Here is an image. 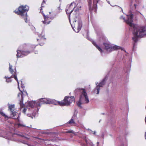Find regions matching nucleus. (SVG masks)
<instances>
[{"label": "nucleus", "instance_id": "nucleus-1", "mask_svg": "<svg viewBox=\"0 0 146 146\" xmlns=\"http://www.w3.org/2000/svg\"><path fill=\"white\" fill-rule=\"evenodd\" d=\"M133 25L132 28L129 29L130 31H132L133 35L132 39L134 42L133 44V51H135L136 47V43L138 40V38L146 36V27H139L134 24Z\"/></svg>", "mask_w": 146, "mask_h": 146}, {"label": "nucleus", "instance_id": "nucleus-2", "mask_svg": "<svg viewBox=\"0 0 146 146\" xmlns=\"http://www.w3.org/2000/svg\"><path fill=\"white\" fill-rule=\"evenodd\" d=\"M74 93L75 94L80 95V99L77 103V105L79 107L81 108V105L82 103L87 104L89 103V99L85 89L77 88L75 90Z\"/></svg>", "mask_w": 146, "mask_h": 146}, {"label": "nucleus", "instance_id": "nucleus-3", "mask_svg": "<svg viewBox=\"0 0 146 146\" xmlns=\"http://www.w3.org/2000/svg\"><path fill=\"white\" fill-rule=\"evenodd\" d=\"M29 7L27 5H25L24 6L22 5L19 7L18 10H15L14 12L17 14L22 17L26 23H27L29 22V20H27V12L29 11Z\"/></svg>", "mask_w": 146, "mask_h": 146}, {"label": "nucleus", "instance_id": "nucleus-4", "mask_svg": "<svg viewBox=\"0 0 146 146\" xmlns=\"http://www.w3.org/2000/svg\"><path fill=\"white\" fill-rule=\"evenodd\" d=\"M75 98L74 96H66L64 100L61 102L56 101L57 105L60 106H69L73 102H74Z\"/></svg>", "mask_w": 146, "mask_h": 146}, {"label": "nucleus", "instance_id": "nucleus-5", "mask_svg": "<svg viewBox=\"0 0 146 146\" xmlns=\"http://www.w3.org/2000/svg\"><path fill=\"white\" fill-rule=\"evenodd\" d=\"M12 66L10 65V64L9 63V70L11 74H12V75L10 77H8V76H5V78L6 79V82L8 83L11 82L12 81V80L11 79V78H14L17 82L18 85V87L19 88V82L17 76V74L16 73V68L15 70V71H14L12 69Z\"/></svg>", "mask_w": 146, "mask_h": 146}, {"label": "nucleus", "instance_id": "nucleus-6", "mask_svg": "<svg viewBox=\"0 0 146 146\" xmlns=\"http://www.w3.org/2000/svg\"><path fill=\"white\" fill-rule=\"evenodd\" d=\"M56 101L54 100L47 98H41L39 99L38 101L37 102L36 106L37 107H40L41 105L44 104H49L57 105Z\"/></svg>", "mask_w": 146, "mask_h": 146}, {"label": "nucleus", "instance_id": "nucleus-7", "mask_svg": "<svg viewBox=\"0 0 146 146\" xmlns=\"http://www.w3.org/2000/svg\"><path fill=\"white\" fill-rule=\"evenodd\" d=\"M75 4L74 3H72L71 4L69 5H67L66 9V14L68 16L69 21H70V15L74 10L75 12L78 11L79 9L81 7V6L79 7V8L74 10L75 8Z\"/></svg>", "mask_w": 146, "mask_h": 146}, {"label": "nucleus", "instance_id": "nucleus-8", "mask_svg": "<svg viewBox=\"0 0 146 146\" xmlns=\"http://www.w3.org/2000/svg\"><path fill=\"white\" fill-rule=\"evenodd\" d=\"M129 13H130V14L127 15V19L125 20V18L121 16L120 18L121 19H123L124 20V22H126L129 26V29H131L133 26V15L132 14V12L131 10L130 11Z\"/></svg>", "mask_w": 146, "mask_h": 146}, {"label": "nucleus", "instance_id": "nucleus-9", "mask_svg": "<svg viewBox=\"0 0 146 146\" xmlns=\"http://www.w3.org/2000/svg\"><path fill=\"white\" fill-rule=\"evenodd\" d=\"M105 49L109 52H111L113 50L117 49H121L124 50V49L121 47L118 46L110 43H104Z\"/></svg>", "mask_w": 146, "mask_h": 146}, {"label": "nucleus", "instance_id": "nucleus-10", "mask_svg": "<svg viewBox=\"0 0 146 146\" xmlns=\"http://www.w3.org/2000/svg\"><path fill=\"white\" fill-rule=\"evenodd\" d=\"M45 3V1L44 0H43L41 4V6L40 10V12H41L44 17V21H42L43 23L46 25L50 23L51 21L50 19L52 20L54 19V17H52L50 16H48V15H45L43 13V11H41L42 10V7H44L43 5Z\"/></svg>", "mask_w": 146, "mask_h": 146}, {"label": "nucleus", "instance_id": "nucleus-11", "mask_svg": "<svg viewBox=\"0 0 146 146\" xmlns=\"http://www.w3.org/2000/svg\"><path fill=\"white\" fill-rule=\"evenodd\" d=\"M73 23L74 25V27H76L77 29L76 31L75 30L74 27H73L72 25H71L72 29L76 32L78 33L82 27V21L80 19H78L76 18L74 21L73 22Z\"/></svg>", "mask_w": 146, "mask_h": 146}, {"label": "nucleus", "instance_id": "nucleus-12", "mask_svg": "<svg viewBox=\"0 0 146 146\" xmlns=\"http://www.w3.org/2000/svg\"><path fill=\"white\" fill-rule=\"evenodd\" d=\"M106 77L103 79L102 81L99 83V84H98V82H96V87L94 89V92L95 93H96L97 92V94H99V91L100 90V87H103L105 85L106 80Z\"/></svg>", "mask_w": 146, "mask_h": 146}, {"label": "nucleus", "instance_id": "nucleus-13", "mask_svg": "<svg viewBox=\"0 0 146 146\" xmlns=\"http://www.w3.org/2000/svg\"><path fill=\"white\" fill-rule=\"evenodd\" d=\"M17 54L16 56L17 58L22 57L24 56H26L30 53L29 51H25L19 50H17Z\"/></svg>", "mask_w": 146, "mask_h": 146}, {"label": "nucleus", "instance_id": "nucleus-14", "mask_svg": "<svg viewBox=\"0 0 146 146\" xmlns=\"http://www.w3.org/2000/svg\"><path fill=\"white\" fill-rule=\"evenodd\" d=\"M98 1V0H93V8L95 9V11L97 10V3ZM88 3L89 6H91L92 3V0H88Z\"/></svg>", "mask_w": 146, "mask_h": 146}, {"label": "nucleus", "instance_id": "nucleus-15", "mask_svg": "<svg viewBox=\"0 0 146 146\" xmlns=\"http://www.w3.org/2000/svg\"><path fill=\"white\" fill-rule=\"evenodd\" d=\"M36 103L37 102L35 101L29 102L27 103V105H26L27 107L28 108H33L34 106L38 107L36 106Z\"/></svg>", "mask_w": 146, "mask_h": 146}, {"label": "nucleus", "instance_id": "nucleus-16", "mask_svg": "<svg viewBox=\"0 0 146 146\" xmlns=\"http://www.w3.org/2000/svg\"><path fill=\"white\" fill-rule=\"evenodd\" d=\"M18 98L21 97V99H19L20 101L19 104L20 106V107L21 108H23L24 106V104L23 103V96L21 93H19L18 94Z\"/></svg>", "mask_w": 146, "mask_h": 146}, {"label": "nucleus", "instance_id": "nucleus-17", "mask_svg": "<svg viewBox=\"0 0 146 146\" xmlns=\"http://www.w3.org/2000/svg\"><path fill=\"white\" fill-rule=\"evenodd\" d=\"M92 43L96 47L98 50L101 53L102 52V49L98 45H97L96 43V42L94 41H92Z\"/></svg>", "mask_w": 146, "mask_h": 146}, {"label": "nucleus", "instance_id": "nucleus-18", "mask_svg": "<svg viewBox=\"0 0 146 146\" xmlns=\"http://www.w3.org/2000/svg\"><path fill=\"white\" fill-rule=\"evenodd\" d=\"M9 135L8 137H6V139H8L11 140H13V137L15 135V134H12L11 133H9Z\"/></svg>", "mask_w": 146, "mask_h": 146}, {"label": "nucleus", "instance_id": "nucleus-19", "mask_svg": "<svg viewBox=\"0 0 146 146\" xmlns=\"http://www.w3.org/2000/svg\"><path fill=\"white\" fill-rule=\"evenodd\" d=\"M9 110L11 111L15 110V105L14 104L10 105L9 106Z\"/></svg>", "mask_w": 146, "mask_h": 146}, {"label": "nucleus", "instance_id": "nucleus-20", "mask_svg": "<svg viewBox=\"0 0 146 146\" xmlns=\"http://www.w3.org/2000/svg\"><path fill=\"white\" fill-rule=\"evenodd\" d=\"M44 32L43 31H42V32L41 34L38 35V37L40 38H44V39L45 40L46 38H44Z\"/></svg>", "mask_w": 146, "mask_h": 146}, {"label": "nucleus", "instance_id": "nucleus-21", "mask_svg": "<svg viewBox=\"0 0 146 146\" xmlns=\"http://www.w3.org/2000/svg\"><path fill=\"white\" fill-rule=\"evenodd\" d=\"M28 46L26 45V44H23V45L21 46L20 47L24 50H25L28 48Z\"/></svg>", "mask_w": 146, "mask_h": 146}, {"label": "nucleus", "instance_id": "nucleus-22", "mask_svg": "<svg viewBox=\"0 0 146 146\" xmlns=\"http://www.w3.org/2000/svg\"><path fill=\"white\" fill-rule=\"evenodd\" d=\"M75 119V118L72 117L71 119L68 121V123L69 124H71L72 123H74L75 122L74 121V120Z\"/></svg>", "mask_w": 146, "mask_h": 146}, {"label": "nucleus", "instance_id": "nucleus-23", "mask_svg": "<svg viewBox=\"0 0 146 146\" xmlns=\"http://www.w3.org/2000/svg\"><path fill=\"white\" fill-rule=\"evenodd\" d=\"M11 112V114L13 115V116L14 117L15 116L17 115H18V113L15 111L14 110H13Z\"/></svg>", "mask_w": 146, "mask_h": 146}, {"label": "nucleus", "instance_id": "nucleus-24", "mask_svg": "<svg viewBox=\"0 0 146 146\" xmlns=\"http://www.w3.org/2000/svg\"><path fill=\"white\" fill-rule=\"evenodd\" d=\"M130 68V66H129L127 68L125 67L124 68V70L126 72H128L129 71Z\"/></svg>", "mask_w": 146, "mask_h": 146}, {"label": "nucleus", "instance_id": "nucleus-25", "mask_svg": "<svg viewBox=\"0 0 146 146\" xmlns=\"http://www.w3.org/2000/svg\"><path fill=\"white\" fill-rule=\"evenodd\" d=\"M0 114L1 115H2L3 116H4L5 118H6L8 117L6 115H5V114L2 111H1L0 112Z\"/></svg>", "mask_w": 146, "mask_h": 146}, {"label": "nucleus", "instance_id": "nucleus-26", "mask_svg": "<svg viewBox=\"0 0 146 146\" xmlns=\"http://www.w3.org/2000/svg\"><path fill=\"white\" fill-rule=\"evenodd\" d=\"M21 87L23 88V90H21L19 88H19L18 87L19 89V90L23 93V91L24 90V86L23 85V84H22V83H21Z\"/></svg>", "mask_w": 146, "mask_h": 146}, {"label": "nucleus", "instance_id": "nucleus-27", "mask_svg": "<svg viewBox=\"0 0 146 146\" xmlns=\"http://www.w3.org/2000/svg\"><path fill=\"white\" fill-rule=\"evenodd\" d=\"M77 113V112L76 111L74 112V115L72 117L75 119L76 117Z\"/></svg>", "mask_w": 146, "mask_h": 146}, {"label": "nucleus", "instance_id": "nucleus-28", "mask_svg": "<svg viewBox=\"0 0 146 146\" xmlns=\"http://www.w3.org/2000/svg\"><path fill=\"white\" fill-rule=\"evenodd\" d=\"M21 142H22V143H24V144H27V142L26 141H25L24 140H21V141H20Z\"/></svg>", "mask_w": 146, "mask_h": 146}, {"label": "nucleus", "instance_id": "nucleus-29", "mask_svg": "<svg viewBox=\"0 0 146 146\" xmlns=\"http://www.w3.org/2000/svg\"><path fill=\"white\" fill-rule=\"evenodd\" d=\"M88 130L89 131V133L90 134H92L93 133V131H92V130H91L89 129H88Z\"/></svg>", "mask_w": 146, "mask_h": 146}, {"label": "nucleus", "instance_id": "nucleus-30", "mask_svg": "<svg viewBox=\"0 0 146 146\" xmlns=\"http://www.w3.org/2000/svg\"><path fill=\"white\" fill-rule=\"evenodd\" d=\"M68 133H74V131L71 130H69L68 131Z\"/></svg>", "mask_w": 146, "mask_h": 146}, {"label": "nucleus", "instance_id": "nucleus-31", "mask_svg": "<svg viewBox=\"0 0 146 146\" xmlns=\"http://www.w3.org/2000/svg\"><path fill=\"white\" fill-rule=\"evenodd\" d=\"M27 109L26 108H24L23 111V112L24 113H25Z\"/></svg>", "mask_w": 146, "mask_h": 146}, {"label": "nucleus", "instance_id": "nucleus-32", "mask_svg": "<svg viewBox=\"0 0 146 146\" xmlns=\"http://www.w3.org/2000/svg\"><path fill=\"white\" fill-rule=\"evenodd\" d=\"M19 115H18V116H17V118H15V117H14L13 118L14 119H17L18 120H19Z\"/></svg>", "mask_w": 146, "mask_h": 146}, {"label": "nucleus", "instance_id": "nucleus-33", "mask_svg": "<svg viewBox=\"0 0 146 146\" xmlns=\"http://www.w3.org/2000/svg\"><path fill=\"white\" fill-rule=\"evenodd\" d=\"M96 131H93V133L92 134H93L95 135H96Z\"/></svg>", "mask_w": 146, "mask_h": 146}, {"label": "nucleus", "instance_id": "nucleus-34", "mask_svg": "<svg viewBox=\"0 0 146 146\" xmlns=\"http://www.w3.org/2000/svg\"><path fill=\"white\" fill-rule=\"evenodd\" d=\"M33 115H34V116L35 117V116H36L37 115V112L36 113H35V115H34L33 114Z\"/></svg>", "mask_w": 146, "mask_h": 146}, {"label": "nucleus", "instance_id": "nucleus-35", "mask_svg": "<svg viewBox=\"0 0 146 146\" xmlns=\"http://www.w3.org/2000/svg\"><path fill=\"white\" fill-rule=\"evenodd\" d=\"M36 46H35V45H33V47L34 48H35Z\"/></svg>", "mask_w": 146, "mask_h": 146}, {"label": "nucleus", "instance_id": "nucleus-36", "mask_svg": "<svg viewBox=\"0 0 146 146\" xmlns=\"http://www.w3.org/2000/svg\"><path fill=\"white\" fill-rule=\"evenodd\" d=\"M58 10H60V7H59L58 8Z\"/></svg>", "mask_w": 146, "mask_h": 146}, {"label": "nucleus", "instance_id": "nucleus-37", "mask_svg": "<svg viewBox=\"0 0 146 146\" xmlns=\"http://www.w3.org/2000/svg\"><path fill=\"white\" fill-rule=\"evenodd\" d=\"M145 139H146V132L145 133Z\"/></svg>", "mask_w": 146, "mask_h": 146}, {"label": "nucleus", "instance_id": "nucleus-38", "mask_svg": "<svg viewBox=\"0 0 146 146\" xmlns=\"http://www.w3.org/2000/svg\"><path fill=\"white\" fill-rule=\"evenodd\" d=\"M134 6H135V9H136V5L135 4H134Z\"/></svg>", "mask_w": 146, "mask_h": 146}, {"label": "nucleus", "instance_id": "nucleus-39", "mask_svg": "<svg viewBox=\"0 0 146 146\" xmlns=\"http://www.w3.org/2000/svg\"><path fill=\"white\" fill-rule=\"evenodd\" d=\"M119 8L121 9V11H123V9H122V8H121V7H119Z\"/></svg>", "mask_w": 146, "mask_h": 146}, {"label": "nucleus", "instance_id": "nucleus-40", "mask_svg": "<svg viewBox=\"0 0 146 146\" xmlns=\"http://www.w3.org/2000/svg\"><path fill=\"white\" fill-rule=\"evenodd\" d=\"M43 44H40V45L41 46H42V45H43Z\"/></svg>", "mask_w": 146, "mask_h": 146}, {"label": "nucleus", "instance_id": "nucleus-41", "mask_svg": "<svg viewBox=\"0 0 146 146\" xmlns=\"http://www.w3.org/2000/svg\"><path fill=\"white\" fill-rule=\"evenodd\" d=\"M68 131H69V130L66 131V133H68Z\"/></svg>", "mask_w": 146, "mask_h": 146}, {"label": "nucleus", "instance_id": "nucleus-42", "mask_svg": "<svg viewBox=\"0 0 146 146\" xmlns=\"http://www.w3.org/2000/svg\"><path fill=\"white\" fill-rule=\"evenodd\" d=\"M99 142H97V145H98L99 144Z\"/></svg>", "mask_w": 146, "mask_h": 146}, {"label": "nucleus", "instance_id": "nucleus-43", "mask_svg": "<svg viewBox=\"0 0 146 146\" xmlns=\"http://www.w3.org/2000/svg\"><path fill=\"white\" fill-rule=\"evenodd\" d=\"M26 138L27 139H29V138H28V137H26Z\"/></svg>", "mask_w": 146, "mask_h": 146}, {"label": "nucleus", "instance_id": "nucleus-44", "mask_svg": "<svg viewBox=\"0 0 146 146\" xmlns=\"http://www.w3.org/2000/svg\"><path fill=\"white\" fill-rule=\"evenodd\" d=\"M27 145L29 146H31V145H29V144H27Z\"/></svg>", "mask_w": 146, "mask_h": 146}, {"label": "nucleus", "instance_id": "nucleus-45", "mask_svg": "<svg viewBox=\"0 0 146 146\" xmlns=\"http://www.w3.org/2000/svg\"><path fill=\"white\" fill-rule=\"evenodd\" d=\"M29 114H27V116H29Z\"/></svg>", "mask_w": 146, "mask_h": 146}, {"label": "nucleus", "instance_id": "nucleus-46", "mask_svg": "<svg viewBox=\"0 0 146 146\" xmlns=\"http://www.w3.org/2000/svg\"><path fill=\"white\" fill-rule=\"evenodd\" d=\"M104 137V135H102V137L103 138Z\"/></svg>", "mask_w": 146, "mask_h": 146}, {"label": "nucleus", "instance_id": "nucleus-47", "mask_svg": "<svg viewBox=\"0 0 146 146\" xmlns=\"http://www.w3.org/2000/svg\"><path fill=\"white\" fill-rule=\"evenodd\" d=\"M37 53V52H35V54H36V53Z\"/></svg>", "mask_w": 146, "mask_h": 146}, {"label": "nucleus", "instance_id": "nucleus-48", "mask_svg": "<svg viewBox=\"0 0 146 146\" xmlns=\"http://www.w3.org/2000/svg\"><path fill=\"white\" fill-rule=\"evenodd\" d=\"M26 94H27V92H26Z\"/></svg>", "mask_w": 146, "mask_h": 146}, {"label": "nucleus", "instance_id": "nucleus-49", "mask_svg": "<svg viewBox=\"0 0 146 146\" xmlns=\"http://www.w3.org/2000/svg\"><path fill=\"white\" fill-rule=\"evenodd\" d=\"M121 146H123V145H122Z\"/></svg>", "mask_w": 146, "mask_h": 146}, {"label": "nucleus", "instance_id": "nucleus-50", "mask_svg": "<svg viewBox=\"0 0 146 146\" xmlns=\"http://www.w3.org/2000/svg\"><path fill=\"white\" fill-rule=\"evenodd\" d=\"M89 39V40H92V39H91H91Z\"/></svg>", "mask_w": 146, "mask_h": 146}, {"label": "nucleus", "instance_id": "nucleus-51", "mask_svg": "<svg viewBox=\"0 0 146 146\" xmlns=\"http://www.w3.org/2000/svg\"><path fill=\"white\" fill-rule=\"evenodd\" d=\"M20 136H22L21 135H20Z\"/></svg>", "mask_w": 146, "mask_h": 146}, {"label": "nucleus", "instance_id": "nucleus-52", "mask_svg": "<svg viewBox=\"0 0 146 146\" xmlns=\"http://www.w3.org/2000/svg\"><path fill=\"white\" fill-rule=\"evenodd\" d=\"M38 40V39H37V40Z\"/></svg>", "mask_w": 146, "mask_h": 146}, {"label": "nucleus", "instance_id": "nucleus-53", "mask_svg": "<svg viewBox=\"0 0 146 146\" xmlns=\"http://www.w3.org/2000/svg\"><path fill=\"white\" fill-rule=\"evenodd\" d=\"M37 110H38V108H37Z\"/></svg>", "mask_w": 146, "mask_h": 146}, {"label": "nucleus", "instance_id": "nucleus-54", "mask_svg": "<svg viewBox=\"0 0 146 146\" xmlns=\"http://www.w3.org/2000/svg\"><path fill=\"white\" fill-rule=\"evenodd\" d=\"M145 121L146 122V120H145Z\"/></svg>", "mask_w": 146, "mask_h": 146}]
</instances>
